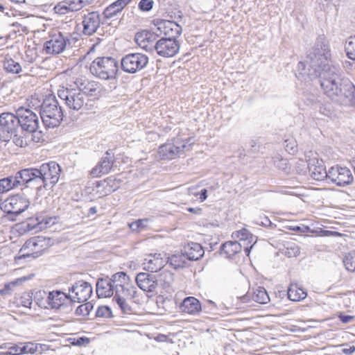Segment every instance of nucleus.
<instances>
[{
    "mask_svg": "<svg viewBox=\"0 0 355 355\" xmlns=\"http://www.w3.org/2000/svg\"><path fill=\"white\" fill-rule=\"evenodd\" d=\"M40 171L42 172V188L55 185L59 180L60 167L54 162L42 164L40 166Z\"/></svg>",
    "mask_w": 355,
    "mask_h": 355,
    "instance_id": "nucleus-14",
    "label": "nucleus"
},
{
    "mask_svg": "<svg viewBox=\"0 0 355 355\" xmlns=\"http://www.w3.org/2000/svg\"><path fill=\"white\" fill-rule=\"evenodd\" d=\"M318 71L315 75L301 77L304 81L316 80L320 84L324 94L332 101L343 102V92L348 85H343L340 69L335 65H325Z\"/></svg>",
    "mask_w": 355,
    "mask_h": 355,
    "instance_id": "nucleus-1",
    "label": "nucleus"
},
{
    "mask_svg": "<svg viewBox=\"0 0 355 355\" xmlns=\"http://www.w3.org/2000/svg\"><path fill=\"white\" fill-rule=\"evenodd\" d=\"M285 150L289 154H295L297 151V145L296 141L293 139H286L284 141Z\"/></svg>",
    "mask_w": 355,
    "mask_h": 355,
    "instance_id": "nucleus-48",
    "label": "nucleus"
},
{
    "mask_svg": "<svg viewBox=\"0 0 355 355\" xmlns=\"http://www.w3.org/2000/svg\"><path fill=\"white\" fill-rule=\"evenodd\" d=\"M130 277L124 272L113 274L111 277L98 279L96 282V295L98 297H110L123 294V288L128 286Z\"/></svg>",
    "mask_w": 355,
    "mask_h": 355,
    "instance_id": "nucleus-3",
    "label": "nucleus"
},
{
    "mask_svg": "<svg viewBox=\"0 0 355 355\" xmlns=\"http://www.w3.org/2000/svg\"><path fill=\"white\" fill-rule=\"evenodd\" d=\"M260 220H261L260 221L259 220L256 221V223L257 225H262L264 227H270L272 225V222L266 216H264L263 218H261Z\"/></svg>",
    "mask_w": 355,
    "mask_h": 355,
    "instance_id": "nucleus-59",
    "label": "nucleus"
},
{
    "mask_svg": "<svg viewBox=\"0 0 355 355\" xmlns=\"http://www.w3.org/2000/svg\"><path fill=\"white\" fill-rule=\"evenodd\" d=\"M21 303L25 307H30L32 304V300L29 295L25 294L21 297Z\"/></svg>",
    "mask_w": 355,
    "mask_h": 355,
    "instance_id": "nucleus-58",
    "label": "nucleus"
},
{
    "mask_svg": "<svg viewBox=\"0 0 355 355\" xmlns=\"http://www.w3.org/2000/svg\"><path fill=\"white\" fill-rule=\"evenodd\" d=\"M4 348L8 349L7 354L10 355H19L22 354V351L21 349V347L18 345L13 344H4Z\"/></svg>",
    "mask_w": 355,
    "mask_h": 355,
    "instance_id": "nucleus-50",
    "label": "nucleus"
},
{
    "mask_svg": "<svg viewBox=\"0 0 355 355\" xmlns=\"http://www.w3.org/2000/svg\"><path fill=\"white\" fill-rule=\"evenodd\" d=\"M71 11L76 12L83 8L85 5V0H67Z\"/></svg>",
    "mask_w": 355,
    "mask_h": 355,
    "instance_id": "nucleus-51",
    "label": "nucleus"
},
{
    "mask_svg": "<svg viewBox=\"0 0 355 355\" xmlns=\"http://www.w3.org/2000/svg\"><path fill=\"white\" fill-rule=\"evenodd\" d=\"M137 286L144 291L155 292L157 287L156 277L146 272L137 274L135 278Z\"/></svg>",
    "mask_w": 355,
    "mask_h": 355,
    "instance_id": "nucleus-25",
    "label": "nucleus"
},
{
    "mask_svg": "<svg viewBox=\"0 0 355 355\" xmlns=\"http://www.w3.org/2000/svg\"><path fill=\"white\" fill-rule=\"evenodd\" d=\"M328 179L339 187H345L352 182L353 176L349 169L337 165L329 170Z\"/></svg>",
    "mask_w": 355,
    "mask_h": 355,
    "instance_id": "nucleus-18",
    "label": "nucleus"
},
{
    "mask_svg": "<svg viewBox=\"0 0 355 355\" xmlns=\"http://www.w3.org/2000/svg\"><path fill=\"white\" fill-rule=\"evenodd\" d=\"M343 263L348 271L355 272V251L349 252L345 257Z\"/></svg>",
    "mask_w": 355,
    "mask_h": 355,
    "instance_id": "nucleus-44",
    "label": "nucleus"
},
{
    "mask_svg": "<svg viewBox=\"0 0 355 355\" xmlns=\"http://www.w3.org/2000/svg\"><path fill=\"white\" fill-rule=\"evenodd\" d=\"M167 263L168 259L166 254L155 253L146 255L142 265L146 270L156 272L163 268Z\"/></svg>",
    "mask_w": 355,
    "mask_h": 355,
    "instance_id": "nucleus-21",
    "label": "nucleus"
},
{
    "mask_svg": "<svg viewBox=\"0 0 355 355\" xmlns=\"http://www.w3.org/2000/svg\"><path fill=\"white\" fill-rule=\"evenodd\" d=\"M153 0H141L138 3L139 9L144 12L150 11L154 5Z\"/></svg>",
    "mask_w": 355,
    "mask_h": 355,
    "instance_id": "nucleus-52",
    "label": "nucleus"
},
{
    "mask_svg": "<svg viewBox=\"0 0 355 355\" xmlns=\"http://www.w3.org/2000/svg\"><path fill=\"white\" fill-rule=\"evenodd\" d=\"M28 278L27 277H22L20 278H18L12 282H9L8 284L5 285V288L6 289H11L12 287H15L16 286H18L23 282L27 281Z\"/></svg>",
    "mask_w": 355,
    "mask_h": 355,
    "instance_id": "nucleus-57",
    "label": "nucleus"
},
{
    "mask_svg": "<svg viewBox=\"0 0 355 355\" xmlns=\"http://www.w3.org/2000/svg\"><path fill=\"white\" fill-rule=\"evenodd\" d=\"M192 140L193 139L191 137L183 139L178 135L159 146V155L163 159H173L180 157L191 150V146L193 144Z\"/></svg>",
    "mask_w": 355,
    "mask_h": 355,
    "instance_id": "nucleus-5",
    "label": "nucleus"
},
{
    "mask_svg": "<svg viewBox=\"0 0 355 355\" xmlns=\"http://www.w3.org/2000/svg\"><path fill=\"white\" fill-rule=\"evenodd\" d=\"M274 164L278 168L282 171H286L289 167L288 162L286 159H283L279 157L274 158Z\"/></svg>",
    "mask_w": 355,
    "mask_h": 355,
    "instance_id": "nucleus-54",
    "label": "nucleus"
},
{
    "mask_svg": "<svg viewBox=\"0 0 355 355\" xmlns=\"http://www.w3.org/2000/svg\"><path fill=\"white\" fill-rule=\"evenodd\" d=\"M180 43L177 39L161 38L156 42L154 49L157 53L164 58L175 56L180 50Z\"/></svg>",
    "mask_w": 355,
    "mask_h": 355,
    "instance_id": "nucleus-15",
    "label": "nucleus"
},
{
    "mask_svg": "<svg viewBox=\"0 0 355 355\" xmlns=\"http://www.w3.org/2000/svg\"><path fill=\"white\" fill-rule=\"evenodd\" d=\"M252 299L259 304H267L270 301L269 295L263 287H258L251 295L249 293L239 297L242 303H248Z\"/></svg>",
    "mask_w": 355,
    "mask_h": 355,
    "instance_id": "nucleus-30",
    "label": "nucleus"
},
{
    "mask_svg": "<svg viewBox=\"0 0 355 355\" xmlns=\"http://www.w3.org/2000/svg\"><path fill=\"white\" fill-rule=\"evenodd\" d=\"M154 26L157 28V34L164 35L162 38L177 39L182 33V27L173 21L164 19H155Z\"/></svg>",
    "mask_w": 355,
    "mask_h": 355,
    "instance_id": "nucleus-16",
    "label": "nucleus"
},
{
    "mask_svg": "<svg viewBox=\"0 0 355 355\" xmlns=\"http://www.w3.org/2000/svg\"><path fill=\"white\" fill-rule=\"evenodd\" d=\"M89 70L100 79L112 80L119 70L118 62L112 57H98L91 63Z\"/></svg>",
    "mask_w": 355,
    "mask_h": 355,
    "instance_id": "nucleus-6",
    "label": "nucleus"
},
{
    "mask_svg": "<svg viewBox=\"0 0 355 355\" xmlns=\"http://www.w3.org/2000/svg\"><path fill=\"white\" fill-rule=\"evenodd\" d=\"M338 318L343 323H348L351 320L354 319V316L352 315H344L343 313H340L338 315Z\"/></svg>",
    "mask_w": 355,
    "mask_h": 355,
    "instance_id": "nucleus-60",
    "label": "nucleus"
},
{
    "mask_svg": "<svg viewBox=\"0 0 355 355\" xmlns=\"http://www.w3.org/2000/svg\"><path fill=\"white\" fill-rule=\"evenodd\" d=\"M19 125L21 129L28 133H33L39 128V118L37 115L29 109L23 107L17 111Z\"/></svg>",
    "mask_w": 355,
    "mask_h": 355,
    "instance_id": "nucleus-13",
    "label": "nucleus"
},
{
    "mask_svg": "<svg viewBox=\"0 0 355 355\" xmlns=\"http://www.w3.org/2000/svg\"><path fill=\"white\" fill-rule=\"evenodd\" d=\"M112 311L108 306H103L98 308L96 315L97 317L109 318L111 316Z\"/></svg>",
    "mask_w": 355,
    "mask_h": 355,
    "instance_id": "nucleus-55",
    "label": "nucleus"
},
{
    "mask_svg": "<svg viewBox=\"0 0 355 355\" xmlns=\"http://www.w3.org/2000/svg\"><path fill=\"white\" fill-rule=\"evenodd\" d=\"M309 171L311 177L317 181H322L329 178V171H327L322 159L313 158L308 163Z\"/></svg>",
    "mask_w": 355,
    "mask_h": 355,
    "instance_id": "nucleus-22",
    "label": "nucleus"
},
{
    "mask_svg": "<svg viewBox=\"0 0 355 355\" xmlns=\"http://www.w3.org/2000/svg\"><path fill=\"white\" fill-rule=\"evenodd\" d=\"M74 84L78 90L85 96L98 98L101 96L103 87L100 83L85 78H77Z\"/></svg>",
    "mask_w": 355,
    "mask_h": 355,
    "instance_id": "nucleus-19",
    "label": "nucleus"
},
{
    "mask_svg": "<svg viewBox=\"0 0 355 355\" xmlns=\"http://www.w3.org/2000/svg\"><path fill=\"white\" fill-rule=\"evenodd\" d=\"M232 236L238 238L243 242V248L247 256L250 254V250L256 243L255 237L245 228H243L232 234Z\"/></svg>",
    "mask_w": 355,
    "mask_h": 355,
    "instance_id": "nucleus-28",
    "label": "nucleus"
},
{
    "mask_svg": "<svg viewBox=\"0 0 355 355\" xmlns=\"http://www.w3.org/2000/svg\"><path fill=\"white\" fill-rule=\"evenodd\" d=\"M92 285L83 280L77 281L69 288L70 302L83 303L87 302L92 295Z\"/></svg>",
    "mask_w": 355,
    "mask_h": 355,
    "instance_id": "nucleus-12",
    "label": "nucleus"
},
{
    "mask_svg": "<svg viewBox=\"0 0 355 355\" xmlns=\"http://www.w3.org/2000/svg\"><path fill=\"white\" fill-rule=\"evenodd\" d=\"M31 174L30 168H24L18 171L15 175V180L19 181V186L21 184H27L31 187Z\"/></svg>",
    "mask_w": 355,
    "mask_h": 355,
    "instance_id": "nucleus-42",
    "label": "nucleus"
},
{
    "mask_svg": "<svg viewBox=\"0 0 355 355\" xmlns=\"http://www.w3.org/2000/svg\"><path fill=\"white\" fill-rule=\"evenodd\" d=\"M114 164V155L107 151L98 164L92 168L90 173L93 177H100L102 175L107 174Z\"/></svg>",
    "mask_w": 355,
    "mask_h": 355,
    "instance_id": "nucleus-24",
    "label": "nucleus"
},
{
    "mask_svg": "<svg viewBox=\"0 0 355 355\" xmlns=\"http://www.w3.org/2000/svg\"><path fill=\"white\" fill-rule=\"evenodd\" d=\"M29 206L28 200L19 195L8 198L3 204L1 209L9 214L19 215Z\"/></svg>",
    "mask_w": 355,
    "mask_h": 355,
    "instance_id": "nucleus-17",
    "label": "nucleus"
},
{
    "mask_svg": "<svg viewBox=\"0 0 355 355\" xmlns=\"http://www.w3.org/2000/svg\"><path fill=\"white\" fill-rule=\"evenodd\" d=\"M19 187V181L15 176H10L0 180V193H6L14 188Z\"/></svg>",
    "mask_w": 355,
    "mask_h": 355,
    "instance_id": "nucleus-37",
    "label": "nucleus"
},
{
    "mask_svg": "<svg viewBox=\"0 0 355 355\" xmlns=\"http://www.w3.org/2000/svg\"><path fill=\"white\" fill-rule=\"evenodd\" d=\"M345 51L347 57L355 60V37H350L346 42Z\"/></svg>",
    "mask_w": 355,
    "mask_h": 355,
    "instance_id": "nucleus-45",
    "label": "nucleus"
},
{
    "mask_svg": "<svg viewBox=\"0 0 355 355\" xmlns=\"http://www.w3.org/2000/svg\"><path fill=\"white\" fill-rule=\"evenodd\" d=\"M12 142L18 147L24 148L27 146L30 141V133L21 132L20 133H15L12 135Z\"/></svg>",
    "mask_w": 355,
    "mask_h": 355,
    "instance_id": "nucleus-39",
    "label": "nucleus"
},
{
    "mask_svg": "<svg viewBox=\"0 0 355 355\" xmlns=\"http://www.w3.org/2000/svg\"><path fill=\"white\" fill-rule=\"evenodd\" d=\"M199 189L198 187H191L188 189V193L190 196L196 197L198 199L199 196Z\"/></svg>",
    "mask_w": 355,
    "mask_h": 355,
    "instance_id": "nucleus-61",
    "label": "nucleus"
},
{
    "mask_svg": "<svg viewBox=\"0 0 355 355\" xmlns=\"http://www.w3.org/2000/svg\"><path fill=\"white\" fill-rule=\"evenodd\" d=\"M153 35L149 31H144L138 33L135 35V42L137 44L146 51H151L154 49Z\"/></svg>",
    "mask_w": 355,
    "mask_h": 355,
    "instance_id": "nucleus-32",
    "label": "nucleus"
},
{
    "mask_svg": "<svg viewBox=\"0 0 355 355\" xmlns=\"http://www.w3.org/2000/svg\"><path fill=\"white\" fill-rule=\"evenodd\" d=\"M320 96L315 94H306L304 95V102L307 105H315L320 102Z\"/></svg>",
    "mask_w": 355,
    "mask_h": 355,
    "instance_id": "nucleus-53",
    "label": "nucleus"
},
{
    "mask_svg": "<svg viewBox=\"0 0 355 355\" xmlns=\"http://www.w3.org/2000/svg\"><path fill=\"white\" fill-rule=\"evenodd\" d=\"M148 219H139L129 224L130 228L132 231H139L141 229L145 227L147 225Z\"/></svg>",
    "mask_w": 355,
    "mask_h": 355,
    "instance_id": "nucleus-49",
    "label": "nucleus"
},
{
    "mask_svg": "<svg viewBox=\"0 0 355 355\" xmlns=\"http://www.w3.org/2000/svg\"><path fill=\"white\" fill-rule=\"evenodd\" d=\"M288 298L291 301L299 302L304 300L306 296V292L302 288L298 287L295 284H291L288 287Z\"/></svg>",
    "mask_w": 355,
    "mask_h": 355,
    "instance_id": "nucleus-35",
    "label": "nucleus"
},
{
    "mask_svg": "<svg viewBox=\"0 0 355 355\" xmlns=\"http://www.w3.org/2000/svg\"><path fill=\"white\" fill-rule=\"evenodd\" d=\"M40 114L42 123L46 128L58 127L63 119L62 108L54 95H49L44 99Z\"/></svg>",
    "mask_w": 355,
    "mask_h": 355,
    "instance_id": "nucleus-4",
    "label": "nucleus"
},
{
    "mask_svg": "<svg viewBox=\"0 0 355 355\" xmlns=\"http://www.w3.org/2000/svg\"><path fill=\"white\" fill-rule=\"evenodd\" d=\"M300 253V247L295 243H288L285 249L284 254L288 257H297Z\"/></svg>",
    "mask_w": 355,
    "mask_h": 355,
    "instance_id": "nucleus-47",
    "label": "nucleus"
},
{
    "mask_svg": "<svg viewBox=\"0 0 355 355\" xmlns=\"http://www.w3.org/2000/svg\"><path fill=\"white\" fill-rule=\"evenodd\" d=\"M148 63V57L143 53H130L121 60V69L126 73H135L141 71Z\"/></svg>",
    "mask_w": 355,
    "mask_h": 355,
    "instance_id": "nucleus-10",
    "label": "nucleus"
},
{
    "mask_svg": "<svg viewBox=\"0 0 355 355\" xmlns=\"http://www.w3.org/2000/svg\"><path fill=\"white\" fill-rule=\"evenodd\" d=\"M53 9L55 12L58 15H66L72 12L67 0L59 2Z\"/></svg>",
    "mask_w": 355,
    "mask_h": 355,
    "instance_id": "nucleus-46",
    "label": "nucleus"
},
{
    "mask_svg": "<svg viewBox=\"0 0 355 355\" xmlns=\"http://www.w3.org/2000/svg\"><path fill=\"white\" fill-rule=\"evenodd\" d=\"M132 0H116L109 6H107L103 11V15L105 18L110 19L116 16L118 13L121 12L123 9L130 3Z\"/></svg>",
    "mask_w": 355,
    "mask_h": 355,
    "instance_id": "nucleus-33",
    "label": "nucleus"
},
{
    "mask_svg": "<svg viewBox=\"0 0 355 355\" xmlns=\"http://www.w3.org/2000/svg\"><path fill=\"white\" fill-rule=\"evenodd\" d=\"M207 190L206 189H200L199 191V196L198 200H200V202L205 201L207 198Z\"/></svg>",
    "mask_w": 355,
    "mask_h": 355,
    "instance_id": "nucleus-64",
    "label": "nucleus"
},
{
    "mask_svg": "<svg viewBox=\"0 0 355 355\" xmlns=\"http://www.w3.org/2000/svg\"><path fill=\"white\" fill-rule=\"evenodd\" d=\"M342 352L345 355H351L355 352V346H349L342 349Z\"/></svg>",
    "mask_w": 355,
    "mask_h": 355,
    "instance_id": "nucleus-63",
    "label": "nucleus"
},
{
    "mask_svg": "<svg viewBox=\"0 0 355 355\" xmlns=\"http://www.w3.org/2000/svg\"><path fill=\"white\" fill-rule=\"evenodd\" d=\"M56 222L57 218L55 217L40 216L35 218H29L27 223V227L28 230L37 232L51 227L55 224Z\"/></svg>",
    "mask_w": 355,
    "mask_h": 355,
    "instance_id": "nucleus-23",
    "label": "nucleus"
},
{
    "mask_svg": "<svg viewBox=\"0 0 355 355\" xmlns=\"http://www.w3.org/2000/svg\"><path fill=\"white\" fill-rule=\"evenodd\" d=\"M30 174H31V187H35L37 190H40L42 189V172L40 171V167L39 168H30Z\"/></svg>",
    "mask_w": 355,
    "mask_h": 355,
    "instance_id": "nucleus-38",
    "label": "nucleus"
},
{
    "mask_svg": "<svg viewBox=\"0 0 355 355\" xmlns=\"http://www.w3.org/2000/svg\"><path fill=\"white\" fill-rule=\"evenodd\" d=\"M3 67L8 73H19L21 71V67L19 63L11 58L4 62Z\"/></svg>",
    "mask_w": 355,
    "mask_h": 355,
    "instance_id": "nucleus-43",
    "label": "nucleus"
},
{
    "mask_svg": "<svg viewBox=\"0 0 355 355\" xmlns=\"http://www.w3.org/2000/svg\"><path fill=\"white\" fill-rule=\"evenodd\" d=\"M331 53L329 43L323 36L318 37L313 47L309 51L306 63L300 62L297 65L299 78L309 75H315L325 65H333L330 60Z\"/></svg>",
    "mask_w": 355,
    "mask_h": 355,
    "instance_id": "nucleus-2",
    "label": "nucleus"
},
{
    "mask_svg": "<svg viewBox=\"0 0 355 355\" xmlns=\"http://www.w3.org/2000/svg\"><path fill=\"white\" fill-rule=\"evenodd\" d=\"M68 44H70L69 35L55 31L49 35L44 44V50L47 54L57 55L63 52Z\"/></svg>",
    "mask_w": 355,
    "mask_h": 355,
    "instance_id": "nucleus-9",
    "label": "nucleus"
},
{
    "mask_svg": "<svg viewBox=\"0 0 355 355\" xmlns=\"http://www.w3.org/2000/svg\"><path fill=\"white\" fill-rule=\"evenodd\" d=\"M174 281L173 274L168 270L162 271L158 277H156V282L157 283V287L160 286L162 288L169 290Z\"/></svg>",
    "mask_w": 355,
    "mask_h": 355,
    "instance_id": "nucleus-34",
    "label": "nucleus"
},
{
    "mask_svg": "<svg viewBox=\"0 0 355 355\" xmlns=\"http://www.w3.org/2000/svg\"><path fill=\"white\" fill-rule=\"evenodd\" d=\"M21 349L22 351V354H33L37 350V345L33 343H27L21 347Z\"/></svg>",
    "mask_w": 355,
    "mask_h": 355,
    "instance_id": "nucleus-56",
    "label": "nucleus"
},
{
    "mask_svg": "<svg viewBox=\"0 0 355 355\" xmlns=\"http://www.w3.org/2000/svg\"><path fill=\"white\" fill-rule=\"evenodd\" d=\"M187 259L190 261L198 260L200 259L205 253V251L199 243H191L186 245L183 250Z\"/></svg>",
    "mask_w": 355,
    "mask_h": 355,
    "instance_id": "nucleus-31",
    "label": "nucleus"
},
{
    "mask_svg": "<svg viewBox=\"0 0 355 355\" xmlns=\"http://www.w3.org/2000/svg\"><path fill=\"white\" fill-rule=\"evenodd\" d=\"M100 24V15L98 12H92L85 15L83 21L84 34L87 35H92L96 31Z\"/></svg>",
    "mask_w": 355,
    "mask_h": 355,
    "instance_id": "nucleus-26",
    "label": "nucleus"
},
{
    "mask_svg": "<svg viewBox=\"0 0 355 355\" xmlns=\"http://www.w3.org/2000/svg\"><path fill=\"white\" fill-rule=\"evenodd\" d=\"M19 127L17 115L10 112H4L0 114V137L3 141L8 143L10 141Z\"/></svg>",
    "mask_w": 355,
    "mask_h": 355,
    "instance_id": "nucleus-11",
    "label": "nucleus"
},
{
    "mask_svg": "<svg viewBox=\"0 0 355 355\" xmlns=\"http://www.w3.org/2000/svg\"><path fill=\"white\" fill-rule=\"evenodd\" d=\"M182 312L192 315H198L202 311L200 301L194 297H185L180 306Z\"/></svg>",
    "mask_w": 355,
    "mask_h": 355,
    "instance_id": "nucleus-29",
    "label": "nucleus"
},
{
    "mask_svg": "<svg viewBox=\"0 0 355 355\" xmlns=\"http://www.w3.org/2000/svg\"><path fill=\"white\" fill-rule=\"evenodd\" d=\"M290 230L295 231V232H306L309 230V227L306 226L300 227V226H291L289 228Z\"/></svg>",
    "mask_w": 355,
    "mask_h": 355,
    "instance_id": "nucleus-62",
    "label": "nucleus"
},
{
    "mask_svg": "<svg viewBox=\"0 0 355 355\" xmlns=\"http://www.w3.org/2000/svg\"><path fill=\"white\" fill-rule=\"evenodd\" d=\"M69 301V294L60 291H53L48 293L46 302L51 308L58 309Z\"/></svg>",
    "mask_w": 355,
    "mask_h": 355,
    "instance_id": "nucleus-27",
    "label": "nucleus"
},
{
    "mask_svg": "<svg viewBox=\"0 0 355 355\" xmlns=\"http://www.w3.org/2000/svg\"><path fill=\"white\" fill-rule=\"evenodd\" d=\"M58 96L62 100L66 106L75 111H78L82 109L90 110L89 106V103H94L93 101L87 100V98L82 94L78 89L62 87L58 91Z\"/></svg>",
    "mask_w": 355,
    "mask_h": 355,
    "instance_id": "nucleus-7",
    "label": "nucleus"
},
{
    "mask_svg": "<svg viewBox=\"0 0 355 355\" xmlns=\"http://www.w3.org/2000/svg\"><path fill=\"white\" fill-rule=\"evenodd\" d=\"M167 259L168 263L175 269L184 267L188 260L182 250L181 254L172 255L171 257H167Z\"/></svg>",
    "mask_w": 355,
    "mask_h": 355,
    "instance_id": "nucleus-40",
    "label": "nucleus"
},
{
    "mask_svg": "<svg viewBox=\"0 0 355 355\" xmlns=\"http://www.w3.org/2000/svg\"><path fill=\"white\" fill-rule=\"evenodd\" d=\"M123 294H119L116 296H114L113 300L116 302L119 307L121 309L122 312L125 314H131L133 313V309L128 302V300L133 299L137 293L136 288L128 283V286L123 288Z\"/></svg>",
    "mask_w": 355,
    "mask_h": 355,
    "instance_id": "nucleus-20",
    "label": "nucleus"
},
{
    "mask_svg": "<svg viewBox=\"0 0 355 355\" xmlns=\"http://www.w3.org/2000/svg\"><path fill=\"white\" fill-rule=\"evenodd\" d=\"M47 248V242L44 237L35 236L27 240L20 249L16 259L40 257Z\"/></svg>",
    "mask_w": 355,
    "mask_h": 355,
    "instance_id": "nucleus-8",
    "label": "nucleus"
},
{
    "mask_svg": "<svg viewBox=\"0 0 355 355\" xmlns=\"http://www.w3.org/2000/svg\"><path fill=\"white\" fill-rule=\"evenodd\" d=\"M343 102H338L340 104H351L355 106V86L349 84L343 92Z\"/></svg>",
    "mask_w": 355,
    "mask_h": 355,
    "instance_id": "nucleus-41",
    "label": "nucleus"
},
{
    "mask_svg": "<svg viewBox=\"0 0 355 355\" xmlns=\"http://www.w3.org/2000/svg\"><path fill=\"white\" fill-rule=\"evenodd\" d=\"M243 248L241 243L238 241H227L222 245L221 253L226 255L227 257H231L239 252Z\"/></svg>",
    "mask_w": 355,
    "mask_h": 355,
    "instance_id": "nucleus-36",
    "label": "nucleus"
}]
</instances>
